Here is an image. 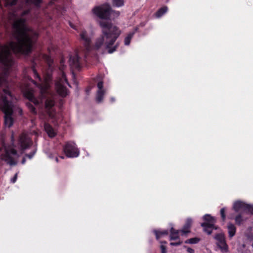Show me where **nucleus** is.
Masks as SVG:
<instances>
[{
    "label": "nucleus",
    "instance_id": "1",
    "mask_svg": "<svg viewBox=\"0 0 253 253\" xmlns=\"http://www.w3.org/2000/svg\"><path fill=\"white\" fill-rule=\"evenodd\" d=\"M30 9L24 10L21 14V17L17 19L12 24V28L15 30L14 35L16 42H11L9 43V47L15 54L27 56L30 55L33 50L34 46L36 42L35 36L29 32H32L31 28L26 24V19L23 17L29 14Z\"/></svg>",
    "mask_w": 253,
    "mask_h": 253
},
{
    "label": "nucleus",
    "instance_id": "2",
    "mask_svg": "<svg viewBox=\"0 0 253 253\" xmlns=\"http://www.w3.org/2000/svg\"><path fill=\"white\" fill-rule=\"evenodd\" d=\"M99 25L102 28V34L91 47V50H99L104 44L105 48L112 46L121 34L120 29L111 22L100 21Z\"/></svg>",
    "mask_w": 253,
    "mask_h": 253
},
{
    "label": "nucleus",
    "instance_id": "3",
    "mask_svg": "<svg viewBox=\"0 0 253 253\" xmlns=\"http://www.w3.org/2000/svg\"><path fill=\"white\" fill-rule=\"evenodd\" d=\"M47 87L42 86L40 90V97L37 98L34 94L33 90L27 89L23 93L24 96L28 99L30 102L33 103L35 105L42 104L43 99H45V108L50 117L54 116V110L53 107L55 105L54 100L52 98L46 97L47 94Z\"/></svg>",
    "mask_w": 253,
    "mask_h": 253
},
{
    "label": "nucleus",
    "instance_id": "4",
    "mask_svg": "<svg viewBox=\"0 0 253 253\" xmlns=\"http://www.w3.org/2000/svg\"><path fill=\"white\" fill-rule=\"evenodd\" d=\"M3 94L0 95V109L4 114V124L5 126L10 127L13 124V104L8 99V96L12 98L13 95L8 88H3Z\"/></svg>",
    "mask_w": 253,
    "mask_h": 253
},
{
    "label": "nucleus",
    "instance_id": "5",
    "mask_svg": "<svg viewBox=\"0 0 253 253\" xmlns=\"http://www.w3.org/2000/svg\"><path fill=\"white\" fill-rule=\"evenodd\" d=\"M92 11L95 15L101 19H110L112 13H115L117 16L120 15L119 11L113 10L110 5L107 3L95 6Z\"/></svg>",
    "mask_w": 253,
    "mask_h": 253
},
{
    "label": "nucleus",
    "instance_id": "6",
    "mask_svg": "<svg viewBox=\"0 0 253 253\" xmlns=\"http://www.w3.org/2000/svg\"><path fill=\"white\" fill-rule=\"evenodd\" d=\"M203 220L205 222L202 223L201 226L203 228L204 231L208 235H211L213 230L217 229V227L215 225L216 219L214 217L206 214L203 216Z\"/></svg>",
    "mask_w": 253,
    "mask_h": 253
},
{
    "label": "nucleus",
    "instance_id": "7",
    "mask_svg": "<svg viewBox=\"0 0 253 253\" xmlns=\"http://www.w3.org/2000/svg\"><path fill=\"white\" fill-rule=\"evenodd\" d=\"M65 84L71 87L65 73H63L61 77L55 84L57 93L63 97H66L68 94V90L64 85Z\"/></svg>",
    "mask_w": 253,
    "mask_h": 253
},
{
    "label": "nucleus",
    "instance_id": "8",
    "mask_svg": "<svg viewBox=\"0 0 253 253\" xmlns=\"http://www.w3.org/2000/svg\"><path fill=\"white\" fill-rule=\"evenodd\" d=\"M233 209L236 212H239L240 211H242L244 213L253 215V206L240 201L234 203Z\"/></svg>",
    "mask_w": 253,
    "mask_h": 253
},
{
    "label": "nucleus",
    "instance_id": "9",
    "mask_svg": "<svg viewBox=\"0 0 253 253\" xmlns=\"http://www.w3.org/2000/svg\"><path fill=\"white\" fill-rule=\"evenodd\" d=\"M18 144L20 150L23 152L32 145L33 141L28 134L25 133H22L19 137Z\"/></svg>",
    "mask_w": 253,
    "mask_h": 253
},
{
    "label": "nucleus",
    "instance_id": "10",
    "mask_svg": "<svg viewBox=\"0 0 253 253\" xmlns=\"http://www.w3.org/2000/svg\"><path fill=\"white\" fill-rule=\"evenodd\" d=\"M66 156L70 158L77 157L79 155V151L73 143H67L63 148Z\"/></svg>",
    "mask_w": 253,
    "mask_h": 253
},
{
    "label": "nucleus",
    "instance_id": "11",
    "mask_svg": "<svg viewBox=\"0 0 253 253\" xmlns=\"http://www.w3.org/2000/svg\"><path fill=\"white\" fill-rule=\"evenodd\" d=\"M214 239L217 241L216 245L224 252H228V246L226 242L225 235L223 233H217L214 236Z\"/></svg>",
    "mask_w": 253,
    "mask_h": 253
},
{
    "label": "nucleus",
    "instance_id": "12",
    "mask_svg": "<svg viewBox=\"0 0 253 253\" xmlns=\"http://www.w3.org/2000/svg\"><path fill=\"white\" fill-rule=\"evenodd\" d=\"M80 40L83 42L86 53L91 50V39L85 30H83L80 34Z\"/></svg>",
    "mask_w": 253,
    "mask_h": 253
},
{
    "label": "nucleus",
    "instance_id": "13",
    "mask_svg": "<svg viewBox=\"0 0 253 253\" xmlns=\"http://www.w3.org/2000/svg\"><path fill=\"white\" fill-rule=\"evenodd\" d=\"M239 212L235 217L232 214H230L228 216V218L230 219H234L235 223L238 226H240L246 220V218L243 216L244 212L242 211H240Z\"/></svg>",
    "mask_w": 253,
    "mask_h": 253
},
{
    "label": "nucleus",
    "instance_id": "14",
    "mask_svg": "<svg viewBox=\"0 0 253 253\" xmlns=\"http://www.w3.org/2000/svg\"><path fill=\"white\" fill-rule=\"evenodd\" d=\"M81 58L78 54H75L74 55L70 56V64L76 69H79L81 68Z\"/></svg>",
    "mask_w": 253,
    "mask_h": 253
},
{
    "label": "nucleus",
    "instance_id": "15",
    "mask_svg": "<svg viewBox=\"0 0 253 253\" xmlns=\"http://www.w3.org/2000/svg\"><path fill=\"white\" fill-rule=\"evenodd\" d=\"M4 71L3 72V73L1 74H0V87H1L2 85H7V77L8 75V71L9 69L10 68H7L6 67H4Z\"/></svg>",
    "mask_w": 253,
    "mask_h": 253
},
{
    "label": "nucleus",
    "instance_id": "16",
    "mask_svg": "<svg viewBox=\"0 0 253 253\" xmlns=\"http://www.w3.org/2000/svg\"><path fill=\"white\" fill-rule=\"evenodd\" d=\"M193 221L191 218H187L186 220L185 223L182 228L180 231L182 233V235H184L190 233V229L191 227Z\"/></svg>",
    "mask_w": 253,
    "mask_h": 253
},
{
    "label": "nucleus",
    "instance_id": "17",
    "mask_svg": "<svg viewBox=\"0 0 253 253\" xmlns=\"http://www.w3.org/2000/svg\"><path fill=\"white\" fill-rule=\"evenodd\" d=\"M44 128L49 137L53 138L56 135V132L55 131L52 126L49 124L45 123Z\"/></svg>",
    "mask_w": 253,
    "mask_h": 253
},
{
    "label": "nucleus",
    "instance_id": "18",
    "mask_svg": "<svg viewBox=\"0 0 253 253\" xmlns=\"http://www.w3.org/2000/svg\"><path fill=\"white\" fill-rule=\"evenodd\" d=\"M11 53L7 45L2 46V49L0 52V57L6 59H11L10 58Z\"/></svg>",
    "mask_w": 253,
    "mask_h": 253
},
{
    "label": "nucleus",
    "instance_id": "19",
    "mask_svg": "<svg viewBox=\"0 0 253 253\" xmlns=\"http://www.w3.org/2000/svg\"><path fill=\"white\" fill-rule=\"evenodd\" d=\"M227 229L229 234V238L231 239L235 236L236 234V227L233 224L229 223L227 225Z\"/></svg>",
    "mask_w": 253,
    "mask_h": 253
},
{
    "label": "nucleus",
    "instance_id": "20",
    "mask_svg": "<svg viewBox=\"0 0 253 253\" xmlns=\"http://www.w3.org/2000/svg\"><path fill=\"white\" fill-rule=\"evenodd\" d=\"M153 233L155 234L156 238L157 240H159L162 237L167 236L169 234V231L168 230H164L162 231L154 230Z\"/></svg>",
    "mask_w": 253,
    "mask_h": 253
},
{
    "label": "nucleus",
    "instance_id": "21",
    "mask_svg": "<svg viewBox=\"0 0 253 253\" xmlns=\"http://www.w3.org/2000/svg\"><path fill=\"white\" fill-rule=\"evenodd\" d=\"M3 159L10 165H13L15 164L14 159L10 155V154L8 151H6L3 157Z\"/></svg>",
    "mask_w": 253,
    "mask_h": 253
},
{
    "label": "nucleus",
    "instance_id": "22",
    "mask_svg": "<svg viewBox=\"0 0 253 253\" xmlns=\"http://www.w3.org/2000/svg\"><path fill=\"white\" fill-rule=\"evenodd\" d=\"M0 63L7 68H11L13 65V60L12 59H6L0 57Z\"/></svg>",
    "mask_w": 253,
    "mask_h": 253
},
{
    "label": "nucleus",
    "instance_id": "23",
    "mask_svg": "<svg viewBox=\"0 0 253 253\" xmlns=\"http://www.w3.org/2000/svg\"><path fill=\"white\" fill-rule=\"evenodd\" d=\"M27 4H33L36 8H39L42 3V0H24Z\"/></svg>",
    "mask_w": 253,
    "mask_h": 253
},
{
    "label": "nucleus",
    "instance_id": "24",
    "mask_svg": "<svg viewBox=\"0 0 253 253\" xmlns=\"http://www.w3.org/2000/svg\"><path fill=\"white\" fill-rule=\"evenodd\" d=\"M170 240H175L179 239L178 235L179 231L175 230L173 227H171L170 230Z\"/></svg>",
    "mask_w": 253,
    "mask_h": 253
},
{
    "label": "nucleus",
    "instance_id": "25",
    "mask_svg": "<svg viewBox=\"0 0 253 253\" xmlns=\"http://www.w3.org/2000/svg\"><path fill=\"white\" fill-rule=\"evenodd\" d=\"M136 30V29H135V30L133 32L129 33L126 36V37L125 38L124 42L126 45H128L130 44L131 40L133 37Z\"/></svg>",
    "mask_w": 253,
    "mask_h": 253
},
{
    "label": "nucleus",
    "instance_id": "26",
    "mask_svg": "<svg viewBox=\"0 0 253 253\" xmlns=\"http://www.w3.org/2000/svg\"><path fill=\"white\" fill-rule=\"evenodd\" d=\"M105 90H98L97 92L96 95V101L98 103L101 102L103 99V96L105 94Z\"/></svg>",
    "mask_w": 253,
    "mask_h": 253
},
{
    "label": "nucleus",
    "instance_id": "27",
    "mask_svg": "<svg viewBox=\"0 0 253 253\" xmlns=\"http://www.w3.org/2000/svg\"><path fill=\"white\" fill-rule=\"evenodd\" d=\"M168 11V7L166 6L161 7L156 13L157 17H160Z\"/></svg>",
    "mask_w": 253,
    "mask_h": 253
},
{
    "label": "nucleus",
    "instance_id": "28",
    "mask_svg": "<svg viewBox=\"0 0 253 253\" xmlns=\"http://www.w3.org/2000/svg\"><path fill=\"white\" fill-rule=\"evenodd\" d=\"M200 241V239L198 237H194L188 239L185 241V244H196Z\"/></svg>",
    "mask_w": 253,
    "mask_h": 253
},
{
    "label": "nucleus",
    "instance_id": "29",
    "mask_svg": "<svg viewBox=\"0 0 253 253\" xmlns=\"http://www.w3.org/2000/svg\"><path fill=\"white\" fill-rule=\"evenodd\" d=\"M124 0H112V4L115 7H122L124 5Z\"/></svg>",
    "mask_w": 253,
    "mask_h": 253
},
{
    "label": "nucleus",
    "instance_id": "30",
    "mask_svg": "<svg viewBox=\"0 0 253 253\" xmlns=\"http://www.w3.org/2000/svg\"><path fill=\"white\" fill-rule=\"evenodd\" d=\"M32 102H27L26 106H27L29 110L33 114H37V110L36 108L33 106V105L31 103Z\"/></svg>",
    "mask_w": 253,
    "mask_h": 253
},
{
    "label": "nucleus",
    "instance_id": "31",
    "mask_svg": "<svg viewBox=\"0 0 253 253\" xmlns=\"http://www.w3.org/2000/svg\"><path fill=\"white\" fill-rule=\"evenodd\" d=\"M119 46V43L118 42L113 47L111 46L109 48H106L108 49V52L110 54H111L117 50V49L118 48Z\"/></svg>",
    "mask_w": 253,
    "mask_h": 253
},
{
    "label": "nucleus",
    "instance_id": "32",
    "mask_svg": "<svg viewBox=\"0 0 253 253\" xmlns=\"http://www.w3.org/2000/svg\"><path fill=\"white\" fill-rule=\"evenodd\" d=\"M226 208H223L221 209L220 211V214L221 215V219L222 221L224 222L226 220Z\"/></svg>",
    "mask_w": 253,
    "mask_h": 253
},
{
    "label": "nucleus",
    "instance_id": "33",
    "mask_svg": "<svg viewBox=\"0 0 253 253\" xmlns=\"http://www.w3.org/2000/svg\"><path fill=\"white\" fill-rule=\"evenodd\" d=\"M18 2V0H6V4L9 6L15 5Z\"/></svg>",
    "mask_w": 253,
    "mask_h": 253
},
{
    "label": "nucleus",
    "instance_id": "34",
    "mask_svg": "<svg viewBox=\"0 0 253 253\" xmlns=\"http://www.w3.org/2000/svg\"><path fill=\"white\" fill-rule=\"evenodd\" d=\"M32 70L34 73V77L36 79H39V81H41V78L34 67L32 68Z\"/></svg>",
    "mask_w": 253,
    "mask_h": 253
},
{
    "label": "nucleus",
    "instance_id": "35",
    "mask_svg": "<svg viewBox=\"0 0 253 253\" xmlns=\"http://www.w3.org/2000/svg\"><path fill=\"white\" fill-rule=\"evenodd\" d=\"M36 153V150L33 151L32 152H30L29 154H26L25 155V156L29 159H32L33 156L35 155Z\"/></svg>",
    "mask_w": 253,
    "mask_h": 253
},
{
    "label": "nucleus",
    "instance_id": "36",
    "mask_svg": "<svg viewBox=\"0 0 253 253\" xmlns=\"http://www.w3.org/2000/svg\"><path fill=\"white\" fill-rule=\"evenodd\" d=\"M103 82L102 81H99L97 83V87L98 88V90H104L103 89Z\"/></svg>",
    "mask_w": 253,
    "mask_h": 253
},
{
    "label": "nucleus",
    "instance_id": "37",
    "mask_svg": "<svg viewBox=\"0 0 253 253\" xmlns=\"http://www.w3.org/2000/svg\"><path fill=\"white\" fill-rule=\"evenodd\" d=\"M160 249L161 250V253H167V247L165 245H161L160 246Z\"/></svg>",
    "mask_w": 253,
    "mask_h": 253
},
{
    "label": "nucleus",
    "instance_id": "38",
    "mask_svg": "<svg viewBox=\"0 0 253 253\" xmlns=\"http://www.w3.org/2000/svg\"><path fill=\"white\" fill-rule=\"evenodd\" d=\"M182 244V242L179 241L178 242H170V245L171 246H177L180 245Z\"/></svg>",
    "mask_w": 253,
    "mask_h": 253
},
{
    "label": "nucleus",
    "instance_id": "39",
    "mask_svg": "<svg viewBox=\"0 0 253 253\" xmlns=\"http://www.w3.org/2000/svg\"><path fill=\"white\" fill-rule=\"evenodd\" d=\"M184 248L187 249V252L188 253H195V251L193 249H192V248H191L190 247H187L186 246H184Z\"/></svg>",
    "mask_w": 253,
    "mask_h": 253
},
{
    "label": "nucleus",
    "instance_id": "40",
    "mask_svg": "<svg viewBox=\"0 0 253 253\" xmlns=\"http://www.w3.org/2000/svg\"><path fill=\"white\" fill-rule=\"evenodd\" d=\"M9 153L13 155H16L17 154V151L14 149H11L10 150V152H9Z\"/></svg>",
    "mask_w": 253,
    "mask_h": 253
},
{
    "label": "nucleus",
    "instance_id": "41",
    "mask_svg": "<svg viewBox=\"0 0 253 253\" xmlns=\"http://www.w3.org/2000/svg\"><path fill=\"white\" fill-rule=\"evenodd\" d=\"M17 173H16L14 175V176L11 179V182L12 183H14L17 179Z\"/></svg>",
    "mask_w": 253,
    "mask_h": 253
},
{
    "label": "nucleus",
    "instance_id": "42",
    "mask_svg": "<svg viewBox=\"0 0 253 253\" xmlns=\"http://www.w3.org/2000/svg\"><path fill=\"white\" fill-rule=\"evenodd\" d=\"M26 162V159L25 158H23L22 160L21 163L22 164H24Z\"/></svg>",
    "mask_w": 253,
    "mask_h": 253
},
{
    "label": "nucleus",
    "instance_id": "43",
    "mask_svg": "<svg viewBox=\"0 0 253 253\" xmlns=\"http://www.w3.org/2000/svg\"><path fill=\"white\" fill-rule=\"evenodd\" d=\"M111 101L112 102H114V99L113 98H111Z\"/></svg>",
    "mask_w": 253,
    "mask_h": 253
},
{
    "label": "nucleus",
    "instance_id": "44",
    "mask_svg": "<svg viewBox=\"0 0 253 253\" xmlns=\"http://www.w3.org/2000/svg\"><path fill=\"white\" fill-rule=\"evenodd\" d=\"M12 14L13 16H15V14L14 12L12 13Z\"/></svg>",
    "mask_w": 253,
    "mask_h": 253
},
{
    "label": "nucleus",
    "instance_id": "45",
    "mask_svg": "<svg viewBox=\"0 0 253 253\" xmlns=\"http://www.w3.org/2000/svg\"><path fill=\"white\" fill-rule=\"evenodd\" d=\"M161 243H164V244H166L167 242L166 241H164V242H161Z\"/></svg>",
    "mask_w": 253,
    "mask_h": 253
},
{
    "label": "nucleus",
    "instance_id": "46",
    "mask_svg": "<svg viewBox=\"0 0 253 253\" xmlns=\"http://www.w3.org/2000/svg\"><path fill=\"white\" fill-rule=\"evenodd\" d=\"M56 161L57 162V161H58V158H56Z\"/></svg>",
    "mask_w": 253,
    "mask_h": 253
}]
</instances>
